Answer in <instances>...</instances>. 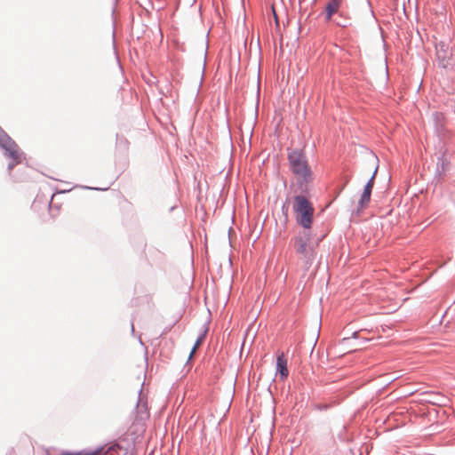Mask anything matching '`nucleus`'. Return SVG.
Masks as SVG:
<instances>
[{
    "mask_svg": "<svg viewBox=\"0 0 455 455\" xmlns=\"http://www.w3.org/2000/svg\"><path fill=\"white\" fill-rule=\"evenodd\" d=\"M288 160L300 191H306L314 180V174L305 154L300 150H293L289 154Z\"/></svg>",
    "mask_w": 455,
    "mask_h": 455,
    "instance_id": "f257e3e1",
    "label": "nucleus"
},
{
    "mask_svg": "<svg viewBox=\"0 0 455 455\" xmlns=\"http://www.w3.org/2000/svg\"><path fill=\"white\" fill-rule=\"evenodd\" d=\"M293 212L298 224L309 229L314 220L315 209L312 203L304 196H296L293 200Z\"/></svg>",
    "mask_w": 455,
    "mask_h": 455,
    "instance_id": "f03ea898",
    "label": "nucleus"
},
{
    "mask_svg": "<svg viewBox=\"0 0 455 455\" xmlns=\"http://www.w3.org/2000/svg\"><path fill=\"white\" fill-rule=\"evenodd\" d=\"M310 236L307 233L304 232L303 235H299L294 238V249L295 251L307 261L312 260L314 255V250L309 245Z\"/></svg>",
    "mask_w": 455,
    "mask_h": 455,
    "instance_id": "7ed1b4c3",
    "label": "nucleus"
},
{
    "mask_svg": "<svg viewBox=\"0 0 455 455\" xmlns=\"http://www.w3.org/2000/svg\"><path fill=\"white\" fill-rule=\"evenodd\" d=\"M377 172H378V166L376 165L373 167V169L371 171V178L368 180V182L366 183L361 198L358 202V205H359L360 209L366 208L370 203L371 194V190H372V188L374 185V180H375Z\"/></svg>",
    "mask_w": 455,
    "mask_h": 455,
    "instance_id": "20e7f679",
    "label": "nucleus"
},
{
    "mask_svg": "<svg viewBox=\"0 0 455 455\" xmlns=\"http://www.w3.org/2000/svg\"><path fill=\"white\" fill-rule=\"evenodd\" d=\"M436 58L439 63L445 68L451 60L452 52L449 44L445 42H439L435 44Z\"/></svg>",
    "mask_w": 455,
    "mask_h": 455,
    "instance_id": "39448f33",
    "label": "nucleus"
},
{
    "mask_svg": "<svg viewBox=\"0 0 455 455\" xmlns=\"http://www.w3.org/2000/svg\"><path fill=\"white\" fill-rule=\"evenodd\" d=\"M4 149L5 151V156L12 159V162L8 165V169L11 171L15 165L21 163L22 152L15 141L5 147Z\"/></svg>",
    "mask_w": 455,
    "mask_h": 455,
    "instance_id": "423d86ee",
    "label": "nucleus"
},
{
    "mask_svg": "<svg viewBox=\"0 0 455 455\" xmlns=\"http://www.w3.org/2000/svg\"><path fill=\"white\" fill-rule=\"evenodd\" d=\"M342 7V0H330L324 9V15L326 20H331V17L339 13L340 12V9Z\"/></svg>",
    "mask_w": 455,
    "mask_h": 455,
    "instance_id": "0eeeda50",
    "label": "nucleus"
},
{
    "mask_svg": "<svg viewBox=\"0 0 455 455\" xmlns=\"http://www.w3.org/2000/svg\"><path fill=\"white\" fill-rule=\"evenodd\" d=\"M276 371L280 374L282 379H285L289 375L287 360L283 352L276 358Z\"/></svg>",
    "mask_w": 455,
    "mask_h": 455,
    "instance_id": "6e6552de",
    "label": "nucleus"
},
{
    "mask_svg": "<svg viewBox=\"0 0 455 455\" xmlns=\"http://www.w3.org/2000/svg\"><path fill=\"white\" fill-rule=\"evenodd\" d=\"M12 142H14V140L7 133L0 130V147L4 148Z\"/></svg>",
    "mask_w": 455,
    "mask_h": 455,
    "instance_id": "1a4fd4ad",
    "label": "nucleus"
},
{
    "mask_svg": "<svg viewBox=\"0 0 455 455\" xmlns=\"http://www.w3.org/2000/svg\"><path fill=\"white\" fill-rule=\"evenodd\" d=\"M102 451H103V448L101 447V448H99V449H97L95 451H81L76 453H66L63 455H100Z\"/></svg>",
    "mask_w": 455,
    "mask_h": 455,
    "instance_id": "9d476101",
    "label": "nucleus"
},
{
    "mask_svg": "<svg viewBox=\"0 0 455 455\" xmlns=\"http://www.w3.org/2000/svg\"><path fill=\"white\" fill-rule=\"evenodd\" d=\"M203 339H204V337H200L197 339V340L196 341L192 350H191V353H190V355L189 357L191 358L193 356V355L195 354V352L196 351V349L201 346L202 342H203Z\"/></svg>",
    "mask_w": 455,
    "mask_h": 455,
    "instance_id": "9b49d317",
    "label": "nucleus"
},
{
    "mask_svg": "<svg viewBox=\"0 0 455 455\" xmlns=\"http://www.w3.org/2000/svg\"><path fill=\"white\" fill-rule=\"evenodd\" d=\"M437 164L441 165L443 172H445L446 167L448 166L449 163L444 156H442L439 158Z\"/></svg>",
    "mask_w": 455,
    "mask_h": 455,
    "instance_id": "f8f14e48",
    "label": "nucleus"
},
{
    "mask_svg": "<svg viewBox=\"0 0 455 455\" xmlns=\"http://www.w3.org/2000/svg\"><path fill=\"white\" fill-rule=\"evenodd\" d=\"M121 447L118 443H114L112 444L111 446H109V448L107 450L106 453H110L112 451H116L118 450H120Z\"/></svg>",
    "mask_w": 455,
    "mask_h": 455,
    "instance_id": "ddd939ff",
    "label": "nucleus"
}]
</instances>
